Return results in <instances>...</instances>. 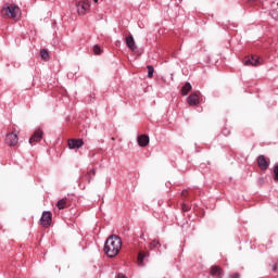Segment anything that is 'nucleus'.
Instances as JSON below:
<instances>
[{"instance_id": "1", "label": "nucleus", "mask_w": 278, "mask_h": 278, "mask_svg": "<svg viewBox=\"0 0 278 278\" xmlns=\"http://www.w3.org/2000/svg\"><path fill=\"white\" fill-rule=\"evenodd\" d=\"M123 249V240L116 235L110 236L104 243V253L108 257H116Z\"/></svg>"}, {"instance_id": "2", "label": "nucleus", "mask_w": 278, "mask_h": 278, "mask_svg": "<svg viewBox=\"0 0 278 278\" xmlns=\"http://www.w3.org/2000/svg\"><path fill=\"white\" fill-rule=\"evenodd\" d=\"M2 18H12L16 21L21 16V8L16 4H5L0 12Z\"/></svg>"}, {"instance_id": "3", "label": "nucleus", "mask_w": 278, "mask_h": 278, "mask_svg": "<svg viewBox=\"0 0 278 278\" xmlns=\"http://www.w3.org/2000/svg\"><path fill=\"white\" fill-rule=\"evenodd\" d=\"M76 7L79 16H86V14H88V12L90 11V1L80 0Z\"/></svg>"}, {"instance_id": "4", "label": "nucleus", "mask_w": 278, "mask_h": 278, "mask_svg": "<svg viewBox=\"0 0 278 278\" xmlns=\"http://www.w3.org/2000/svg\"><path fill=\"white\" fill-rule=\"evenodd\" d=\"M53 220V214L50 211H45L41 214V218L39 220L41 227H51V223Z\"/></svg>"}, {"instance_id": "5", "label": "nucleus", "mask_w": 278, "mask_h": 278, "mask_svg": "<svg viewBox=\"0 0 278 278\" xmlns=\"http://www.w3.org/2000/svg\"><path fill=\"white\" fill-rule=\"evenodd\" d=\"M4 141H5V144H8L9 147H16V144H18V134L16 132L7 134Z\"/></svg>"}, {"instance_id": "6", "label": "nucleus", "mask_w": 278, "mask_h": 278, "mask_svg": "<svg viewBox=\"0 0 278 278\" xmlns=\"http://www.w3.org/2000/svg\"><path fill=\"white\" fill-rule=\"evenodd\" d=\"M257 164L261 170H268L270 166V159H266L265 155H258Z\"/></svg>"}, {"instance_id": "7", "label": "nucleus", "mask_w": 278, "mask_h": 278, "mask_svg": "<svg viewBox=\"0 0 278 278\" xmlns=\"http://www.w3.org/2000/svg\"><path fill=\"white\" fill-rule=\"evenodd\" d=\"M244 66H262V60L258 56L252 55L243 61Z\"/></svg>"}, {"instance_id": "8", "label": "nucleus", "mask_w": 278, "mask_h": 278, "mask_svg": "<svg viewBox=\"0 0 278 278\" xmlns=\"http://www.w3.org/2000/svg\"><path fill=\"white\" fill-rule=\"evenodd\" d=\"M42 136H45V132L42 131V129L40 128L36 129L29 139V144H35L36 142H40V140H42Z\"/></svg>"}, {"instance_id": "9", "label": "nucleus", "mask_w": 278, "mask_h": 278, "mask_svg": "<svg viewBox=\"0 0 278 278\" xmlns=\"http://www.w3.org/2000/svg\"><path fill=\"white\" fill-rule=\"evenodd\" d=\"M67 144L68 149H81L84 147V139H70Z\"/></svg>"}, {"instance_id": "10", "label": "nucleus", "mask_w": 278, "mask_h": 278, "mask_svg": "<svg viewBox=\"0 0 278 278\" xmlns=\"http://www.w3.org/2000/svg\"><path fill=\"white\" fill-rule=\"evenodd\" d=\"M210 275H212V277H217V278H223V268H220L219 266H212L211 267V271H210Z\"/></svg>"}, {"instance_id": "11", "label": "nucleus", "mask_w": 278, "mask_h": 278, "mask_svg": "<svg viewBox=\"0 0 278 278\" xmlns=\"http://www.w3.org/2000/svg\"><path fill=\"white\" fill-rule=\"evenodd\" d=\"M137 142H138L139 147H148L149 142H150L149 136L148 135H140L137 138Z\"/></svg>"}, {"instance_id": "12", "label": "nucleus", "mask_w": 278, "mask_h": 278, "mask_svg": "<svg viewBox=\"0 0 278 278\" xmlns=\"http://www.w3.org/2000/svg\"><path fill=\"white\" fill-rule=\"evenodd\" d=\"M126 45L130 51H136V49H138V47H136V40H134V36L131 35L126 37Z\"/></svg>"}, {"instance_id": "13", "label": "nucleus", "mask_w": 278, "mask_h": 278, "mask_svg": "<svg viewBox=\"0 0 278 278\" xmlns=\"http://www.w3.org/2000/svg\"><path fill=\"white\" fill-rule=\"evenodd\" d=\"M187 102L190 105H199V94L197 93H191L188 98H187Z\"/></svg>"}, {"instance_id": "14", "label": "nucleus", "mask_w": 278, "mask_h": 278, "mask_svg": "<svg viewBox=\"0 0 278 278\" xmlns=\"http://www.w3.org/2000/svg\"><path fill=\"white\" fill-rule=\"evenodd\" d=\"M149 256V252H139L138 254V264L139 266H142V264H144V257H148Z\"/></svg>"}, {"instance_id": "15", "label": "nucleus", "mask_w": 278, "mask_h": 278, "mask_svg": "<svg viewBox=\"0 0 278 278\" xmlns=\"http://www.w3.org/2000/svg\"><path fill=\"white\" fill-rule=\"evenodd\" d=\"M192 90V85L190 83H187L182 88H181V94L186 96L188 92Z\"/></svg>"}, {"instance_id": "16", "label": "nucleus", "mask_w": 278, "mask_h": 278, "mask_svg": "<svg viewBox=\"0 0 278 278\" xmlns=\"http://www.w3.org/2000/svg\"><path fill=\"white\" fill-rule=\"evenodd\" d=\"M66 203H67L66 199H61V200L58 201L56 207L59 210H64L66 207Z\"/></svg>"}, {"instance_id": "17", "label": "nucleus", "mask_w": 278, "mask_h": 278, "mask_svg": "<svg viewBox=\"0 0 278 278\" xmlns=\"http://www.w3.org/2000/svg\"><path fill=\"white\" fill-rule=\"evenodd\" d=\"M40 56L42 60H45L46 62L49 61V51H47V49H42L40 51Z\"/></svg>"}, {"instance_id": "18", "label": "nucleus", "mask_w": 278, "mask_h": 278, "mask_svg": "<svg viewBox=\"0 0 278 278\" xmlns=\"http://www.w3.org/2000/svg\"><path fill=\"white\" fill-rule=\"evenodd\" d=\"M147 68H148V77H149V79H153V73H155V70L153 68L152 65H148Z\"/></svg>"}, {"instance_id": "19", "label": "nucleus", "mask_w": 278, "mask_h": 278, "mask_svg": "<svg viewBox=\"0 0 278 278\" xmlns=\"http://www.w3.org/2000/svg\"><path fill=\"white\" fill-rule=\"evenodd\" d=\"M157 247H161L159 240H153V241L150 243V249H157Z\"/></svg>"}, {"instance_id": "20", "label": "nucleus", "mask_w": 278, "mask_h": 278, "mask_svg": "<svg viewBox=\"0 0 278 278\" xmlns=\"http://www.w3.org/2000/svg\"><path fill=\"white\" fill-rule=\"evenodd\" d=\"M274 180L278 181V164L274 165Z\"/></svg>"}, {"instance_id": "21", "label": "nucleus", "mask_w": 278, "mask_h": 278, "mask_svg": "<svg viewBox=\"0 0 278 278\" xmlns=\"http://www.w3.org/2000/svg\"><path fill=\"white\" fill-rule=\"evenodd\" d=\"M93 52L96 55H101V47L99 45L93 46Z\"/></svg>"}, {"instance_id": "22", "label": "nucleus", "mask_w": 278, "mask_h": 278, "mask_svg": "<svg viewBox=\"0 0 278 278\" xmlns=\"http://www.w3.org/2000/svg\"><path fill=\"white\" fill-rule=\"evenodd\" d=\"M230 278H240V274L235 273V274H232V275L230 276Z\"/></svg>"}, {"instance_id": "23", "label": "nucleus", "mask_w": 278, "mask_h": 278, "mask_svg": "<svg viewBox=\"0 0 278 278\" xmlns=\"http://www.w3.org/2000/svg\"><path fill=\"white\" fill-rule=\"evenodd\" d=\"M181 195H182V197H188V190H186V189L182 190Z\"/></svg>"}, {"instance_id": "24", "label": "nucleus", "mask_w": 278, "mask_h": 278, "mask_svg": "<svg viewBox=\"0 0 278 278\" xmlns=\"http://www.w3.org/2000/svg\"><path fill=\"white\" fill-rule=\"evenodd\" d=\"M189 207L186 204H182V211L188 212Z\"/></svg>"}, {"instance_id": "25", "label": "nucleus", "mask_w": 278, "mask_h": 278, "mask_svg": "<svg viewBox=\"0 0 278 278\" xmlns=\"http://www.w3.org/2000/svg\"><path fill=\"white\" fill-rule=\"evenodd\" d=\"M117 278H126V277H125V275H123V274H118V275H117Z\"/></svg>"}, {"instance_id": "26", "label": "nucleus", "mask_w": 278, "mask_h": 278, "mask_svg": "<svg viewBox=\"0 0 278 278\" xmlns=\"http://www.w3.org/2000/svg\"><path fill=\"white\" fill-rule=\"evenodd\" d=\"M273 270H277V265H274V266H273Z\"/></svg>"}, {"instance_id": "27", "label": "nucleus", "mask_w": 278, "mask_h": 278, "mask_svg": "<svg viewBox=\"0 0 278 278\" xmlns=\"http://www.w3.org/2000/svg\"><path fill=\"white\" fill-rule=\"evenodd\" d=\"M94 1V3H99V0H93Z\"/></svg>"}]
</instances>
